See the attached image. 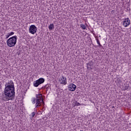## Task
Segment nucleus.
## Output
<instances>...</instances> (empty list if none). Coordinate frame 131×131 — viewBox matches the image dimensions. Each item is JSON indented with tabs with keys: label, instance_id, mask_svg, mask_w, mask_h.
<instances>
[{
	"label": "nucleus",
	"instance_id": "obj_1",
	"mask_svg": "<svg viewBox=\"0 0 131 131\" xmlns=\"http://www.w3.org/2000/svg\"><path fill=\"white\" fill-rule=\"evenodd\" d=\"M5 88L4 90V95L2 98L3 101H13L15 99V85L13 80L9 81L8 83L5 85Z\"/></svg>",
	"mask_w": 131,
	"mask_h": 131
},
{
	"label": "nucleus",
	"instance_id": "obj_2",
	"mask_svg": "<svg viewBox=\"0 0 131 131\" xmlns=\"http://www.w3.org/2000/svg\"><path fill=\"white\" fill-rule=\"evenodd\" d=\"M7 46L10 48H12V47H15L16 43H17V36H13L10 38H9L7 40Z\"/></svg>",
	"mask_w": 131,
	"mask_h": 131
},
{
	"label": "nucleus",
	"instance_id": "obj_3",
	"mask_svg": "<svg viewBox=\"0 0 131 131\" xmlns=\"http://www.w3.org/2000/svg\"><path fill=\"white\" fill-rule=\"evenodd\" d=\"M36 31H37V28L34 25H32L30 26L29 32L31 34H34L36 33Z\"/></svg>",
	"mask_w": 131,
	"mask_h": 131
},
{
	"label": "nucleus",
	"instance_id": "obj_4",
	"mask_svg": "<svg viewBox=\"0 0 131 131\" xmlns=\"http://www.w3.org/2000/svg\"><path fill=\"white\" fill-rule=\"evenodd\" d=\"M68 90L70 92H74L76 90V85L73 83L70 84L68 86Z\"/></svg>",
	"mask_w": 131,
	"mask_h": 131
},
{
	"label": "nucleus",
	"instance_id": "obj_5",
	"mask_svg": "<svg viewBox=\"0 0 131 131\" xmlns=\"http://www.w3.org/2000/svg\"><path fill=\"white\" fill-rule=\"evenodd\" d=\"M59 81L61 84H67V79L63 76L60 77Z\"/></svg>",
	"mask_w": 131,
	"mask_h": 131
},
{
	"label": "nucleus",
	"instance_id": "obj_6",
	"mask_svg": "<svg viewBox=\"0 0 131 131\" xmlns=\"http://www.w3.org/2000/svg\"><path fill=\"white\" fill-rule=\"evenodd\" d=\"M130 24V20L129 18H125L124 21L123 23V25L124 27H127Z\"/></svg>",
	"mask_w": 131,
	"mask_h": 131
},
{
	"label": "nucleus",
	"instance_id": "obj_7",
	"mask_svg": "<svg viewBox=\"0 0 131 131\" xmlns=\"http://www.w3.org/2000/svg\"><path fill=\"white\" fill-rule=\"evenodd\" d=\"M94 66V62L93 61H90L87 63V69L89 70H92L93 69V66Z\"/></svg>",
	"mask_w": 131,
	"mask_h": 131
},
{
	"label": "nucleus",
	"instance_id": "obj_8",
	"mask_svg": "<svg viewBox=\"0 0 131 131\" xmlns=\"http://www.w3.org/2000/svg\"><path fill=\"white\" fill-rule=\"evenodd\" d=\"M41 106V101L40 99H36V108H38Z\"/></svg>",
	"mask_w": 131,
	"mask_h": 131
},
{
	"label": "nucleus",
	"instance_id": "obj_9",
	"mask_svg": "<svg viewBox=\"0 0 131 131\" xmlns=\"http://www.w3.org/2000/svg\"><path fill=\"white\" fill-rule=\"evenodd\" d=\"M42 95L41 94H38L36 95V100H40L42 102Z\"/></svg>",
	"mask_w": 131,
	"mask_h": 131
},
{
	"label": "nucleus",
	"instance_id": "obj_10",
	"mask_svg": "<svg viewBox=\"0 0 131 131\" xmlns=\"http://www.w3.org/2000/svg\"><path fill=\"white\" fill-rule=\"evenodd\" d=\"M39 84H41L45 82V78H40L38 80H37Z\"/></svg>",
	"mask_w": 131,
	"mask_h": 131
},
{
	"label": "nucleus",
	"instance_id": "obj_11",
	"mask_svg": "<svg viewBox=\"0 0 131 131\" xmlns=\"http://www.w3.org/2000/svg\"><path fill=\"white\" fill-rule=\"evenodd\" d=\"M40 84L38 82V81L37 80L34 81L33 82V85L35 86V88H37L38 85H39Z\"/></svg>",
	"mask_w": 131,
	"mask_h": 131
},
{
	"label": "nucleus",
	"instance_id": "obj_12",
	"mask_svg": "<svg viewBox=\"0 0 131 131\" xmlns=\"http://www.w3.org/2000/svg\"><path fill=\"white\" fill-rule=\"evenodd\" d=\"M48 28H49V30H53V29H54V28H55L54 27V25L53 24H51L48 27Z\"/></svg>",
	"mask_w": 131,
	"mask_h": 131
},
{
	"label": "nucleus",
	"instance_id": "obj_13",
	"mask_svg": "<svg viewBox=\"0 0 131 131\" xmlns=\"http://www.w3.org/2000/svg\"><path fill=\"white\" fill-rule=\"evenodd\" d=\"M45 88L46 89V91L50 90V89H51V85L50 84H47L45 85Z\"/></svg>",
	"mask_w": 131,
	"mask_h": 131
},
{
	"label": "nucleus",
	"instance_id": "obj_14",
	"mask_svg": "<svg viewBox=\"0 0 131 131\" xmlns=\"http://www.w3.org/2000/svg\"><path fill=\"white\" fill-rule=\"evenodd\" d=\"M75 106H80L81 105L79 102H78L77 101H75Z\"/></svg>",
	"mask_w": 131,
	"mask_h": 131
},
{
	"label": "nucleus",
	"instance_id": "obj_15",
	"mask_svg": "<svg viewBox=\"0 0 131 131\" xmlns=\"http://www.w3.org/2000/svg\"><path fill=\"white\" fill-rule=\"evenodd\" d=\"M80 27L82 29H86L85 25H84V24H81L80 25Z\"/></svg>",
	"mask_w": 131,
	"mask_h": 131
},
{
	"label": "nucleus",
	"instance_id": "obj_16",
	"mask_svg": "<svg viewBox=\"0 0 131 131\" xmlns=\"http://www.w3.org/2000/svg\"><path fill=\"white\" fill-rule=\"evenodd\" d=\"M97 42L98 43V45H99V47H102V45H101V43H100V41L99 40V39H97Z\"/></svg>",
	"mask_w": 131,
	"mask_h": 131
},
{
	"label": "nucleus",
	"instance_id": "obj_17",
	"mask_svg": "<svg viewBox=\"0 0 131 131\" xmlns=\"http://www.w3.org/2000/svg\"><path fill=\"white\" fill-rule=\"evenodd\" d=\"M32 103L33 104H35V101H36V98H33L32 100Z\"/></svg>",
	"mask_w": 131,
	"mask_h": 131
},
{
	"label": "nucleus",
	"instance_id": "obj_18",
	"mask_svg": "<svg viewBox=\"0 0 131 131\" xmlns=\"http://www.w3.org/2000/svg\"><path fill=\"white\" fill-rule=\"evenodd\" d=\"M14 32H11L10 33H8V34H9V35L11 36V35H14Z\"/></svg>",
	"mask_w": 131,
	"mask_h": 131
},
{
	"label": "nucleus",
	"instance_id": "obj_19",
	"mask_svg": "<svg viewBox=\"0 0 131 131\" xmlns=\"http://www.w3.org/2000/svg\"><path fill=\"white\" fill-rule=\"evenodd\" d=\"M41 105H42L43 106H45V102H43V99H42V101H41Z\"/></svg>",
	"mask_w": 131,
	"mask_h": 131
},
{
	"label": "nucleus",
	"instance_id": "obj_20",
	"mask_svg": "<svg viewBox=\"0 0 131 131\" xmlns=\"http://www.w3.org/2000/svg\"><path fill=\"white\" fill-rule=\"evenodd\" d=\"M9 36H10L9 34H8L7 35H6V39L9 38Z\"/></svg>",
	"mask_w": 131,
	"mask_h": 131
},
{
	"label": "nucleus",
	"instance_id": "obj_21",
	"mask_svg": "<svg viewBox=\"0 0 131 131\" xmlns=\"http://www.w3.org/2000/svg\"><path fill=\"white\" fill-rule=\"evenodd\" d=\"M35 115V112L32 113V117H34Z\"/></svg>",
	"mask_w": 131,
	"mask_h": 131
},
{
	"label": "nucleus",
	"instance_id": "obj_22",
	"mask_svg": "<svg viewBox=\"0 0 131 131\" xmlns=\"http://www.w3.org/2000/svg\"><path fill=\"white\" fill-rule=\"evenodd\" d=\"M113 108H114V106H113Z\"/></svg>",
	"mask_w": 131,
	"mask_h": 131
},
{
	"label": "nucleus",
	"instance_id": "obj_23",
	"mask_svg": "<svg viewBox=\"0 0 131 131\" xmlns=\"http://www.w3.org/2000/svg\"><path fill=\"white\" fill-rule=\"evenodd\" d=\"M80 131H83V130H80Z\"/></svg>",
	"mask_w": 131,
	"mask_h": 131
}]
</instances>
